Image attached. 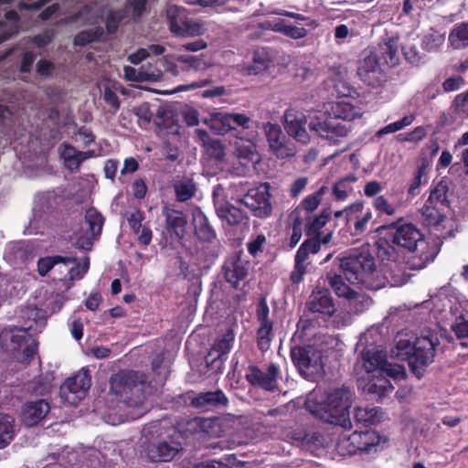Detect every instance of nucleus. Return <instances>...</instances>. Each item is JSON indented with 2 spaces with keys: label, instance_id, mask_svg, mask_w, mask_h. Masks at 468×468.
Returning a JSON list of instances; mask_svg holds the SVG:
<instances>
[{
  "label": "nucleus",
  "instance_id": "nucleus-2",
  "mask_svg": "<svg viewBox=\"0 0 468 468\" xmlns=\"http://www.w3.org/2000/svg\"><path fill=\"white\" fill-rule=\"evenodd\" d=\"M355 399V390L346 385H342L332 388L320 401L309 397L305 402V408L321 420L349 430L352 428L349 409Z\"/></svg>",
  "mask_w": 468,
  "mask_h": 468
},
{
  "label": "nucleus",
  "instance_id": "nucleus-64",
  "mask_svg": "<svg viewBox=\"0 0 468 468\" xmlns=\"http://www.w3.org/2000/svg\"><path fill=\"white\" fill-rule=\"evenodd\" d=\"M451 328L457 338L464 339L468 337V321L463 316L457 317Z\"/></svg>",
  "mask_w": 468,
  "mask_h": 468
},
{
  "label": "nucleus",
  "instance_id": "nucleus-45",
  "mask_svg": "<svg viewBox=\"0 0 468 468\" xmlns=\"http://www.w3.org/2000/svg\"><path fill=\"white\" fill-rule=\"evenodd\" d=\"M176 200L185 202L190 199L196 193V185L191 178H182L174 184Z\"/></svg>",
  "mask_w": 468,
  "mask_h": 468
},
{
  "label": "nucleus",
  "instance_id": "nucleus-62",
  "mask_svg": "<svg viewBox=\"0 0 468 468\" xmlns=\"http://www.w3.org/2000/svg\"><path fill=\"white\" fill-rule=\"evenodd\" d=\"M444 39L443 34H441L440 31H433L424 37L423 47L427 50H434L443 44Z\"/></svg>",
  "mask_w": 468,
  "mask_h": 468
},
{
  "label": "nucleus",
  "instance_id": "nucleus-3",
  "mask_svg": "<svg viewBox=\"0 0 468 468\" xmlns=\"http://www.w3.org/2000/svg\"><path fill=\"white\" fill-rule=\"evenodd\" d=\"M340 269L346 279L368 290H379L387 285L388 277L378 267L374 256L362 251L341 260Z\"/></svg>",
  "mask_w": 468,
  "mask_h": 468
},
{
  "label": "nucleus",
  "instance_id": "nucleus-32",
  "mask_svg": "<svg viewBox=\"0 0 468 468\" xmlns=\"http://www.w3.org/2000/svg\"><path fill=\"white\" fill-rule=\"evenodd\" d=\"M60 154L65 166L70 171H75L79 169L83 161L93 155V152H81L71 145L64 144Z\"/></svg>",
  "mask_w": 468,
  "mask_h": 468
},
{
  "label": "nucleus",
  "instance_id": "nucleus-24",
  "mask_svg": "<svg viewBox=\"0 0 468 468\" xmlns=\"http://www.w3.org/2000/svg\"><path fill=\"white\" fill-rule=\"evenodd\" d=\"M272 49L258 48L254 50L251 64L239 65V70L244 75H258L265 70L271 71L273 67Z\"/></svg>",
  "mask_w": 468,
  "mask_h": 468
},
{
  "label": "nucleus",
  "instance_id": "nucleus-56",
  "mask_svg": "<svg viewBox=\"0 0 468 468\" xmlns=\"http://www.w3.org/2000/svg\"><path fill=\"white\" fill-rule=\"evenodd\" d=\"M295 439L300 441L303 446H319L323 444V436L317 431H299L295 433Z\"/></svg>",
  "mask_w": 468,
  "mask_h": 468
},
{
  "label": "nucleus",
  "instance_id": "nucleus-23",
  "mask_svg": "<svg viewBox=\"0 0 468 468\" xmlns=\"http://www.w3.org/2000/svg\"><path fill=\"white\" fill-rule=\"evenodd\" d=\"M346 224L353 225L354 234H363L372 220L373 214L368 207H365L362 202L354 203L346 207Z\"/></svg>",
  "mask_w": 468,
  "mask_h": 468
},
{
  "label": "nucleus",
  "instance_id": "nucleus-34",
  "mask_svg": "<svg viewBox=\"0 0 468 468\" xmlns=\"http://www.w3.org/2000/svg\"><path fill=\"white\" fill-rule=\"evenodd\" d=\"M193 224L197 237L205 241H211L215 238V231L209 225L206 215L200 208L196 207L192 211Z\"/></svg>",
  "mask_w": 468,
  "mask_h": 468
},
{
  "label": "nucleus",
  "instance_id": "nucleus-15",
  "mask_svg": "<svg viewBox=\"0 0 468 468\" xmlns=\"http://www.w3.org/2000/svg\"><path fill=\"white\" fill-rule=\"evenodd\" d=\"M270 150L281 159L292 157L296 154L294 144L287 139L280 125L267 122L263 125Z\"/></svg>",
  "mask_w": 468,
  "mask_h": 468
},
{
  "label": "nucleus",
  "instance_id": "nucleus-46",
  "mask_svg": "<svg viewBox=\"0 0 468 468\" xmlns=\"http://www.w3.org/2000/svg\"><path fill=\"white\" fill-rule=\"evenodd\" d=\"M347 300L349 301V311L356 314H362L363 312L367 310L372 304V300L370 297L363 293H358L356 292H354L353 295H350V297Z\"/></svg>",
  "mask_w": 468,
  "mask_h": 468
},
{
  "label": "nucleus",
  "instance_id": "nucleus-57",
  "mask_svg": "<svg viewBox=\"0 0 468 468\" xmlns=\"http://www.w3.org/2000/svg\"><path fill=\"white\" fill-rule=\"evenodd\" d=\"M355 180V177H346L335 183L333 188L335 198L338 200L346 199L353 190L350 183Z\"/></svg>",
  "mask_w": 468,
  "mask_h": 468
},
{
  "label": "nucleus",
  "instance_id": "nucleus-18",
  "mask_svg": "<svg viewBox=\"0 0 468 468\" xmlns=\"http://www.w3.org/2000/svg\"><path fill=\"white\" fill-rule=\"evenodd\" d=\"M279 375L278 367L271 364L266 370H261L257 367H250L246 378L253 386L260 387L267 391H274L278 386Z\"/></svg>",
  "mask_w": 468,
  "mask_h": 468
},
{
  "label": "nucleus",
  "instance_id": "nucleus-17",
  "mask_svg": "<svg viewBox=\"0 0 468 468\" xmlns=\"http://www.w3.org/2000/svg\"><path fill=\"white\" fill-rule=\"evenodd\" d=\"M284 129L287 133L302 144H307L310 136L305 129L306 116L300 111L290 108L284 112Z\"/></svg>",
  "mask_w": 468,
  "mask_h": 468
},
{
  "label": "nucleus",
  "instance_id": "nucleus-12",
  "mask_svg": "<svg viewBox=\"0 0 468 468\" xmlns=\"http://www.w3.org/2000/svg\"><path fill=\"white\" fill-rule=\"evenodd\" d=\"M91 385L89 370L82 368L69 378L60 387L59 395L64 403L77 405L83 399Z\"/></svg>",
  "mask_w": 468,
  "mask_h": 468
},
{
  "label": "nucleus",
  "instance_id": "nucleus-11",
  "mask_svg": "<svg viewBox=\"0 0 468 468\" xmlns=\"http://www.w3.org/2000/svg\"><path fill=\"white\" fill-rule=\"evenodd\" d=\"M181 443L172 437L156 438L144 445V456L150 462H171L181 453Z\"/></svg>",
  "mask_w": 468,
  "mask_h": 468
},
{
  "label": "nucleus",
  "instance_id": "nucleus-31",
  "mask_svg": "<svg viewBox=\"0 0 468 468\" xmlns=\"http://www.w3.org/2000/svg\"><path fill=\"white\" fill-rule=\"evenodd\" d=\"M62 306V302L58 295H56L52 298L51 302L46 305V308H38V307H31L27 306L26 310L23 311V317L27 320L34 321L37 325H44L46 319L48 317V314L55 313L59 310Z\"/></svg>",
  "mask_w": 468,
  "mask_h": 468
},
{
  "label": "nucleus",
  "instance_id": "nucleus-6",
  "mask_svg": "<svg viewBox=\"0 0 468 468\" xmlns=\"http://www.w3.org/2000/svg\"><path fill=\"white\" fill-rule=\"evenodd\" d=\"M359 366L365 369L367 375L386 373L394 380L404 379L406 376L404 367L388 362L386 355L376 347L367 348L362 352L356 367Z\"/></svg>",
  "mask_w": 468,
  "mask_h": 468
},
{
  "label": "nucleus",
  "instance_id": "nucleus-25",
  "mask_svg": "<svg viewBox=\"0 0 468 468\" xmlns=\"http://www.w3.org/2000/svg\"><path fill=\"white\" fill-rule=\"evenodd\" d=\"M223 273L226 281L234 288L248 273V262L243 261L238 253L229 255L223 265Z\"/></svg>",
  "mask_w": 468,
  "mask_h": 468
},
{
  "label": "nucleus",
  "instance_id": "nucleus-42",
  "mask_svg": "<svg viewBox=\"0 0 468 468\" xmlns=\"http://www.w3.org/2000/svg\"><path fill=\"white\" fill-rule=\"evenodd\" d=\"M15 419L8 414L0 412V449L5 448L15 435Z\"/></svg>",
  "mask_w": 468,
  "mask_h": 468
},
{
  "label": "nucleus",
  "instance_id": "nucleus-29",
  "mask_svg": "<svg viewBox=\"0 0 468 468\" xmlns=\"http://www.w3.org/2000/svg\"><path fill=\"white\" fill-rule=\"evenodd\" d=\"M29 335L24 328L5 329L0 334V345L7 351H15L27 342Z\"/></svg>",
  "mask_w": 468,
  "mask_h": 468
},
{
  "label": "nucleus",
  "instance_id": "nucleus-41",
  "mask_svg": "<svg viewBox=\"0 0 468 468\" xmlns=\"http://www.w3.org/2000/svg\"><path fill=\"white\" fill-rule=\"evenodd\" d=\"M429 164L426 160H423L422 163L418 166L416 171L414 172L413 178L411 179L409 188L408 195L410 197H416L420 194V188L421 186H425L428 184L427 177V169Z\"/></svg>",
  "mask_w": 468,
  "mask_h": 468
},
{
  "label": "nucleus",
  "instance_id": "nucleus-30",
  "mask_svg": "<svg viewBox=\"0 0 468 468\" xmlns=\"http://www.w3.org/2000/svg\"><path fill=\"white\" fill-rule=\"evenodd\" d=\"M229 400L221 390L200 393L192 399L191 404L202 410H209L219 406H226Z\"/></svg>",
  "mask_w": 468,
  "mask_h": 468
},
{
  "label": "nucleus",
  "instance_id": "nucleus-51",
  "mask_svg": "<svg viewBox=\"0 0 468 468\" xmlns=\"http://www.w3.org/2000/svg\"><path fill=\"white\" fill-rule=\"evenodd\" d=\"M129 16V10L125 7L110 9L106 15V29H118L119 25Z\"/></svg>",
  "mask_w": 468,
  "mask_h": 468
},
{
  "label": "nucleus",
  "instance_id": "nucleus-48",
  "mask_svg": "<svg viewBox=\"0 0 468 468\" xmlns=\"http://www.w3.org/2000/svg\"><path fill=\"white\" fill-rule=\"evenodd\" d=\"M372 207L379 213L393 216L397 213L399 204L391 202L388 197L380 195L373 198Z\"/></svg>",
  "mask_w": 468,
  "mask_h": 468
},
{
  "label": "nucleus",
  "instance_id": "nucleus-52",
  "mask_svg": "<svg viewBox=\"0 0 468 468\" xmlns=\"http://www.w3.org/2000/svg\"><path fill=\"white\" fill-rule=\"evenodd\" d=\"M437 207L438 206L427 203L420 209L421 215L426 224L436 226L442 221L443 216L439 211Z\"/></svg>",
  "mask_w": 468,
  "mask_h": 468
},
{
  "label": "nucleus",
  "instance_id": "nucleus-27",
  "mask_svg": "<svg viewBox=\"0 0 468 468\" xmlns=\"http://www.w3.org/2000/svg\"><path fill=\"white\" fill-rule=\"evenodd\" d=\"M185 7L176 5H170L166 10V17L170 29H200L199 25L188 17Z\"/></svg>",
  "mask_w": 468,
  "mask_h": 468
},
{
  "label": "nucleus",
  "instance_id": "nucleus-9",
  "mask_svg": "<svg viewBox=\"0 0 468 468\" xmlns=\"http://www.w3.org/2000/svg\"><path fill=\"white\" fill-rule=\"evenodd\" d=\"M293 364L305 378H311L323 370V356L321 350L307 346H295L291 350Z\"/></svg>",
  "mask_w": 468,
  "mask_h": 468
},
{
  "label": "nucleus",
  "instance_id": "nucleus-60",
  "mask_svg": "<svg viewBox=\"0 0 468 468\" xmlns=\"http://www.w3.org/2000/svg\"><path fill=\"white\" fill-rule=\"evenodd\" d=\"M256 314L260 325H273V321L270 316V308L265 298L260 300Z\"/></svg>",
  "mask_w": 468,
  "mask_h": 468
},
{
  "label": "nucleus",
  "instance_id": "nucleus-40",
  "mask_svg": "<svg viewBox=\"0 0 468 468\" xmlns=\"http://www.w3.org/2000/svg\"><path fill=\"white\" fill-rule=\"evenodd\" d=\"M74 261L75 258L73 257H63L59 255L43 257L37 261V271L39 275L45 276L58 265H69Z\"/></svg>",
  "mask_w": 468,
  "mask_h": 468
},
{
  "label": "nucleus",
  "instance_id": "nucleus-19",
  "mask_svg": "<svg viewBox=\"0 0 468 468\" xmlns=\"http://www.w3.org/2000/svg\"><path fill=\"white\" fill-rule=\"evenodd\" d=\"M309 312L318 314L324 318L331 317L335 313V305L330 292L325 288L313 291L306 303Z\"/></svg>",
  "mask_w": 468,
  "mask_h": 468
},
{
  "label": "nucleus",
  "instance_id": "nucleus-22",
  "mask_svg": "<svg viewBox=\"0 0 468 468\" xmlns=\"http://www.w3.org/2000/svg\"><path fill=\"white\" fill-rule=\"evenodd\" d=\"M379 62L371 48L365 49L358 62L357 74L362 81L369 86H375L379 74Z\"/></svg>",
  "mask_w": 468,
  "mask_h": 468
},
{
  "label": "nucleus",
  "instance_id": "nucleus-10",
  "mask_svg": "<svg viewBox=\"0 0 468 468\" xmlns=\"http://www.w3.org/2000/svg\"><path fill=\"white\" fill-rule=\"evenodd\" d=\"M269 188L270 185L265 183L257 188L250 189L242 197L237 198L236 203L245 206L255 217L268 218L272 212Z\"/></svg>",
  "mask_w": 468,
  "mask_h": 468
},
{
  "label": "nucleus",
  "instance_id": "nucleus-14",
  "mask_svg": "<svg viewBox=\"0 0 468 468\" xmlns=\"http://www.w3.org/2000/svg\"><path fill=\"white\" fill-rule=\"evenodd\" d=\"M373 431H355L350 435L344 434L336 443V450L341 455H351L357 452H369L378 442Z\"/></svg>",
  "mask_w": 468,
  "mask_h": 468
},
{
  "label": "nucleus",
  "instance_id": "nucleus-28",
  "mask_svg": "<svg viewBox=\"0 0 468 468\" xmlns=\"http://www.w3.org/2000/svg\"><path fill=\"white\" fill-rule=\"evenodd\" d=\"M163 215L165 218V229L168 232L174 234L177 239H182L185 237L187 219L186 215L179 210L165 207Z\"/></svg>",
  "mask_w": 468,
  "mask_h": 468
},
{
  "label": "nucleus",
  "instance_id": "nucleus-21",
  "mask_svg": "<svg viewBox=\"0 0 468 468\" xmlns=\"http://www.w3.org/2000/svg\"><path fill=\"white\" fill-rule=\"evenodd\" d=\"M347 69L346 67H333L330 69V80L326 84L333 86L332 95L343 99H356L357 91L347 80Z\"/></svg>",
  "mask_w": 468,
  "mask_h": 468
},
{
  "label": "nucleus",
  "instance_id": "nucleus-47",
  "mask_svg": "<svg viewBox=\"0 0 468 468\" xmlns=\"http://www.w3.org/2000/svg\"><path fill=\"white\" fill-rule=\"evenodd\" d=\"M378 413V408H363L356 407L354 411V420L356 423L362 424L364 426H368L373 424Z\"/></svg>",
  "mask_w": 468,
  "mask_h": 468
},
{
  "label": "nucleus",
  "instance_id": "nucleus-55",
  "mask_svg": "<svg viewBox=\"0 0 468 468\" xmlns=\"http://www.w3.org/2000/svg\"><path fill=\"white\" fill-rule=\"evenodd\" d=\"M414 117L412 115L404 116L401 120L397 121L395 122L389 123L385 127L378 130L376 133L378 137H381L388 133H396L404 127H407L412 123Z\"/></svg>",
  "mask_w": 468,
  "mask_h": 468
},
{
  "label": "nucleus",
  "instance_id": "nucleus-13",
  "mask_svg": "<svg viewBox=\"0 0 468 468\" xmlns=\"http://www.w3.org/2000/svg\"><path fill=\"white\" fill-rule=\"evenodd\" d=\"M212 197L218 217L228 225H239L248 218L247 213L244 210L227 200L225 189L221 185L214 186Z\"/></svg>",
  "mask_w": 468,
  "mask_h": 468
},
{
  "label": "nucleus",
  "instance_id": "nucleus-35",
  "mask_svg": "<svg viewBox=\"0 0 468 468\" xmlns=\"http://www.w3.org/2000/svg\"><path fill=\"white\" fill-rule=\"evenodd\" d=\"M235 339V335L232 330H228L224 335L219 336L212 346L207 359L211 357V361L220 359L222 356L228 355L232 348Z\"/></svg>",
  "mask_w": 468,
  "mask_h": 468
},
{
  "label": "nucleus",
  "instance_id": "nucleus-43",
  "mask_svg": "<svg viewBox=\"0 0 468 468\" xmlns=\"http://www.w3.org/2000/svg\"><path fill=\"white\" fill-rule=\"evenodd\" d=\"M448 184L445 180H441L430 193V197L427 203L435 206H441L448 207L450 206L449 196H448Z\"/></svg>",
  "mask_w": 468,
  "mask_h": 468
},
{
  "label": "nucleus",
  "instance_id": "nucleus-1",
  "mask_svg": "<svg viewBox=\"0 0 468 468\" xmlns=\"http://www.w3.org/2000/svg\"><path fill=\"white\" fill-rule=\"evenodd\" d=\"M332 115L325 113L310 116L308 127L322 139L332 144H336L342 138L348 135L351 131V124L343 123L339 120L351 122L362 116V108L356 99H343L335 102L331 107Z\"/></svg>",
  "mask_w": 468,
  "mask_h": 468
},
{
  "label": "nucleus",
  "instance_id": "nucleus-20",
  "mask_svg": "<svg viewBox=\"0 0 468 468\" xmlns=\"http://www.w3.org/2000/svg\"><path fill=\"white\" fill-rule=\"evenodd\" d=\"M104 218L101 213L95 208H89L85 215V224L88 229L85 230V235L76 239V246L82 250H90L92 246V239L101 232Z\"/></svg>",
  "mask_w": 468,
  "mask_h": 468
},
{
  "label": "nucleus",
  "instance_id": "nucleus-63",
  "mask_svg": "<svg viewBox=\"0 0 468 468\" xmlns=\"http://www.w3.org/2000/svg\"><path fill=\"white\" fill-rule=\"evenodd\" d=\"M449 42L458 49L468 46V31H452L449 35Z\"/></svg>",
  "mask_w": 468,
  "mask_h": 468
},
{
  "label": "nucleus",
  "instance_id": "nucleus-44",
  "mask_svg": "<svg viewBox=\"0 0 468 468\" xmlns=\"http://www.w3.org/2000/svg\"><path fill=\"white\" fill-rule=\"evenodd\" d=\"M320 248L321 242L317 239H306L298 249L294 261L310 265V254L317 253L320 250Z\"/></svg>",
  "mask_w": 468,
  "mask_h": 468
},
{
  "label": "nucleus",
  "instance_id": "nucleus-58",
  "mask_svg": "<svg viewBox=\"0 0 468 468\" xmlns=\"http://www.w3.org/2000/svg\"><path fill=\"white\" fill-rule=\"evenodd\" d=\"M73 263L74 266L66 270L69 275V280L76 281L82 279V277L88 271L90 267L89 258L84 257L81 262H77V260L75 259V261Z\"/></svg>",
  "mask_w": 468,
  "mask_h": 468
},
{
  "label": "nucleus",
  "instance_id": "nucleus-5",
  "mask_svg": "<svg viewBox=\"0 0 468 468\" xmlns=\"http://www.w3.org/2000/svg\"><path fill=\"white\" fill-rule=\"evenodd\" d=\"M110 390L118 399L129 407L144 404V376L133 371H119L112 376Z\"/></svg>",
  "mask_w": 468,
  "mask_h": 468
},
{
  "label": "nucleus",
  "instance_id": "nucleus-26",
  "mask_svg": "<svg viewBox=\"0 0 468 468\" xmlns=\"http://www.w3.org/2000/svg\"><path fill=\"white\" fill-rule=\"evenodd\" d=\"M49 410L45 399L28 401L22 407V420L27 426H34L46 417Z\"/></svg>",
  "mask_w": 468,
  "mask_h": 468
},
{
  "label": "nucleus",
  "instance_id": "nucleus-8",
  "mask_svg": "<svg viewBox=\"0 0 468 468\" xmlns=\"http://www.w3.org/2000/svg\"><path fill=\"white\" fill-rule=\"evenodd\" d=\"M378 255L382 261H387L384 267L380 269L388 277L387 284L396 287L408 282L409 275L405 272L402 263L399 261V254L392 245L388 241L380 242Z\"/></svg>",
  "mask_w": 468,
  "mask_h": 468
},
{
  "label": "nucleus",
  "instance_id": "nucleus-54",
  "mask_svg": "<svg viewBox=\"0 0 468 468\" xmlns=\"http://www.w3.org/2000/svg\"><path fill=\"white\" fill-rule=\"evenodd\" d=\"M273 335L272 325H260L257 331V344L262 352L270 348Z\"/></svg>",
  "mask_w": 468,
  "mask_h": 468
},
{
  "label": "nucleus",
  "instance_id": "nucleus-38",
  "mask_svg": "<svg viewBox=\"0 0 468 468\" xmlns=\"http://www.w3.org/2000/svg\"><path fill=\"white\" fill-rule=\"evenodd\" d=\"M177 61L183 65L182 71L203 72L212 66L211 61L207 60L203 55H181L177 58Z\"/></svg>",
  "mask_w": 468,
  "mask_h": 468
},
{
  "label": "nucleus",
  "instance_id": "nucleus-36",
  "mask_svg": "<svg viewBox=\"0 0 468 468\" xmlns=\"http://www.w3.org/2000/svg\"><path fill=\"white\" fill-rule=\"evenodd\" d=\"M397 34L387 36L382 43L379 44V48L385 62L394 67L399 64V58L398 55L399 43Z\"/></svg>",
  "mask_w": 468,
  "mask_h": 468
},
{
  "label": "nucleus",
  "instance_id": "nucleus-50",
  "mask_svg": "<svg viewBox=\"0 0 468 468\" xmlns=\"http://www.w3.org/2000/svg\"><path fill=\"white\" fill-rule=\"evenodd\" d=\"M328 283L334 290L335 294L339 297L348 299L350 295H353L355 292L351 289L343 280V277L339 274L328 275Z\"/></svg>",
  "mask_w": 468,
  "mask_h": 468
},
{
  "label": "nucleus",
  "instance_id": "nucleus-61",
  "mask_svg": "<svg viewBox=\"0 0 468 468\" xmlns=\"http://www.w3.org/2000/svg\"><path fill=\"white\" fill-rule=\"evenodd\" d=\"M326 190L327 188L325 186H322L314 195L306 197L301 203L303 208L308 212H312L316 209L321 203L322 196L326 192Z\"/></svg>",
  "mask_w": 468,
  "mask_h": 468
},
{
  "label": "nucleus",
  "instance_id": "nucleus-49",
  "mask_svg": "<svg viewBox=\"0 0 468 468\" xmlns=\"http://www.w3.org/2000/svg\"><path fill=\"white\" fill-rule=\"evenodd\" d=\"M331 212L324 209L319 216L307 218L305 232L308 236H314L327 223L330 218Z\"/></svg>",
  "mask_w": 468,
  "mask_h": 468
},
{
  "label": "nucleus",
  "instance_id": "nucleus-7",
  "mask_svg": "<svg viewBox=\"0 0 468 468\" xmlns=\"http://www.w3.org/2000/svg\"><path fill=\"white\" fill-rule=\"evenodd\" d=\"M439 339L435 334L421 335L414 339V349L410 358L411 372L418 378L423 377L425 369L434 361Z\"/></svg>",
  "mask_w": 468,
  "mask_h": 468
},
{
  "label": "nucleus",
  "instance_id": "nucleus-37",
  "mask_svg": "<svg viewBox=\"0 0 468 468\" xmlns=\"http://www.w3.org/2000/svg\"><path fill=\"white\" fill-rule=\"evenodd\" d=\"M394 341L395 346L391 350L392 356L401 360H408L410 363L414 349V340L407 334L399 333Z\"/></svg>",
  "mask_w": 468,
  "mask_h": 468
},
{
  "label": "nucleus",
  "instance_id": "nucleus-16",
  "mask_svg": "<svg viewBox=\"0 0 468 468\" xmlns=\"http://www.w3.org/2000/svg\"><path fill=\"white\" fill-rule=\"evenodd\" d=\"M386 373L370 374L361 377L359 387L370 399L379 401L394 389Z\"/></svg>",
  "mask_w": 468,
  "mask_h": 468
},
{
  "label": "nucleus",
  "instance_id": "nucleus-53",
  "mask_svg": "<svg viewBox=\"0 0 468 468\" xmlns=\"http://www.w3.org/2000/svg\"><path fill=\"white\" fill-rule=\"evenodd\" d=\"M234 459L229 455L224 460H205L202 462L189 463L188 468H233L231 460Z\"/></svg>",
  "mask_w": 468,
  "mask_h": 468
},
{
  "label": "nucleus",
  "instance_id": "nucleus-59",
  "mask_svg": "<svg viewBox=\"0 0 468 468\" xmlns=\"http://www.w3.org/2000/svg\"><path fill=\"white\" fill-rule=\"evenodd\" d=\"M123 73H124L125 79L127 80H131V81H142L144 80H155L161 77L160 70H156V72H154L145 78L144 76V72L138 71L137 69H135L130 66H125L123 68Z\"/></svg>",
  "mask_w": 468,
  "mask_h": 468
},
{
  "label": "nucleus",
  "instance_id": "nucleus-4",
  "mask_svg": "<svg viewBox=\"0 0 468 468\" xmlns=\"http://www.w3.org/2000/svg\"><path fill=\"white\" fill-rule=\"evenodd\" d=\"M393 244L407 249L409 251L419 250L410 256L408 264L412 270H421L433 261L438 253L435 246H431L413 224L406 223L394 227L391 233Z\"/></svg>",
  "mask_w": 468,
  "mask_h": 468
},
{
  "label": "nucleus",
  "instance_id": "nucleus-33",
  "mask_svg": "<svg viewBox=\"0 0 468 468\" xmlns=\"http://www.w3.org/2000/svg\"><path fill=\"white\" fill-rule=\"evenodd\" d=\"M203 122L217 134H225L232 130L230 112H212Z\"/></svg>",
  "mask_w": 468,
  "mask_h": 468
},
{
  "label": "nucleus",
  "instance_id": "nucleus-39",
  "mask_svg": "<svg viewBox=\"0 0 468 468\" xmlns=\"http://www.w3.org/2000/svg\"><path fill=\"white\" fill-rule=\"evenodd\" d=\"M234 153L238 158L251 163L259 161V154L255 144L248 139L239 138L234 143Z\"/></svg>",
  "mask_w": 468,
  "mask_h": 468
}]
</instances>
